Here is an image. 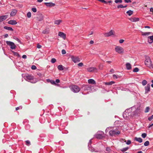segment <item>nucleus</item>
Here are the masks:
<instances>
[{
  "mask_svg": "<svg viewBox=\"0 0 153 153\" xmlns=\"http://www.w3.org/2000/svg\"><path fill=\"white\" fill-rule=\"evenodd\" d=\"M120 133V131H118L116 128L115 129L113 128L112 130L109 131V134L111 136H115V135H118Z\"/></svg>",
  "mask_w": 153,
  "mask_h": 153,
  "instance_id": "nucleus-1",
  "label": "nucleus"
},
{
  "mask_svg": "<svg viewBox=\"0 0 153 153\" xmlns=\"http://www.w3.org/2000/svg\"><path fill=\"white\" fill-rule=\"evenodd\" d=\"M145 64L146 66L150 67L152 66L151 61L150 58L149 56H146L145 62Z\"/></svg>",
  "mask_w": 153,
  "mask_h": 153,
  "instance_id": "nucleus-2",
  "label": "nucleus"
},
{
  "mask_svg": "<svg viewBox=\"0 0 153 153\" xmlns=\"http://www.w3.org/2000/svg\"><path fill=\"white\" fill-rule=\"evenodd\" d=\"M71 90L75 93L78 92L80 90V88L77 86L72 85L70 87Z\"/></svg>",
  "mask_w": 153,
  "mask_h": 153,
  "instance_id": "nucleus-3",
  "label": "nucleus"
},
{
  "mask_svg": "<svg viewBox=\"0 0 153 153\" xmlns=\"http://www.w3.org/2000/svg\"><path fill=\"white\" fill-rule=\"evenodd\" d=\"M70 57L72 60L75 63L78 62L80 61V58L78 56L71 55L70 56Z\"/></svg>",
  "mask_w": 153,
  "mask_h": 153,
  "instance_id": "nucleus-4",
  "label": "nucleus"
},
{
  "mask_svg": "<svg viewBox=\"0 0 153 153\" xmlns=\"http://www.w3.org/2000/svg\"><path fill=\"white\" fill-rule=\"evenodd\" d=\"M23 77L27 81H30L33 79V76L28 74H26L23 75Z\"/></svg>",
  "mask_w": 153,
  "mask_h": 153,
  "instance_id": "nucleus-5",
  "label": "nucleus"
},
{
  "mask_svg": "<svg viewBox=\"0 0 153 153\" xmlns=\"http://www.w3.org/2000/svg\"><path fill=\"white\" fill-rule=\"evenodd\" d=\"M115 50L117 52L119 53H121L123 52L124 49L122 47L120 46H116L115 48Z\"/></svg>",
  "mask_w": 153,
  "mask_h": 153,
  "instance_id": "nucleus-6",
  "label": "nucleus"
},
{
  "mask_svg": "<svg viewBox=\"0 0 153 153\" xmlns=\"http://www.w3.org/2000/svg\"><path fill=\"white\" fill-rule=\"evenodd\" d=\"M6 43L8 45L10 46V48L11 49H14L16 48V46L14 43L8 41H7Z\"/></svg>",
  "mask_w": 153,
  "mask_h": 153,
  "instance_id": "nucleus-7",
  "label": "nucleus"
},
{
  "mask_svg": "<svg viewBox=\"0 0 153 153\" xmlns=\"http://www.w3.org/2000/svg\"><path fill=\"white\" fill-rule=\"evenodd\" d=\"M87 71L89 72H97V69L95 67H91L87 68Z\"/></svg>",
  "mask_w": 153,
  "mask_h": 153,
  "instance_id": "nucleus-8",
  "label": "nucleus"
},
{
  "mask_svg": "<svg viewBox=\"0 0 153 153\" xmlns=\"http://www.w3.org/2000/svg\"><path fill=\"white\" fill-rule=\"evenodd\" d=\"M114 30H111L109 32L105 33L104 34V35L105 36L108 37L114 34Z\"/></svg>",
  "mask_w": 153,
  "mask_h": 153,
  "instance_id": "nucleus-9",
  "label": "nucleus"
},
{
  "mask_svg": "<svg viewBox=\"0 0 153 153\" xmlns=\"http://www.w3.org/2000/svg\"><path fill=\"white\" fill-rule=\"evenodd\" d=\"M37 20L39 21H41L43 19V16L42 14L38 15L36 17Z\"/></svg>",
  "mask_w": 153,
  "mask_h": 153,
  "instance_id": "nucleus-10",
  "label": "nucleus"
},
{
  "mask_svg": "<svg viewBox=\"0 0 153 153\" xmlns=\"http://www.w3.org/2000/svg\"><path fill=\"white\" fill-rule=\"evenodd\" d=\"M145 93L146 94L150 91V85L148 84L145 87Z\"/></svg>",
  "mask_w": 153,
  "mask_h": 153,
  "instance_id": "nucleus-11",
  "label": "nucleus"
},
{
  "mask_svg": "<svg viewBox=\"0 0 153 153\" xmlns=\"http://www.w3.org/2000/svg\"><path fill=\"white\" fill-rule=\"evenodd\" d=\"M58 35L61 37L62 38L64 39H65L66 37V34L63 32H59L58 33Z\"/></svg>",
  "mask_w": 153,
  "mask_h": 153,
  "instance_id": "nucleus-12",
  "label": "nucleus"
},
{
  "mask_svg": "<svg viewBox=\"0 0 153 153\" xmlns=\"http://www.w3.org/2000/svg\"><path fill=\"white\" fill-rule=\"evenodd\" d=\"M95 136L96 138L99 139H102L104 137L102 134L99 133L98 132L95 135Z\"/></svg>",
  "mask_w": 153,
  "mask_h": 153,
  "instance_id": "nucleus-13",
  "label": "nucleus"
},
{
  "mask_svg": "<svg viewBox=\"0 0 153 153\" xmlns=\"http://www.w3.org/2000/svg\"><path fill=\"white\" fill-rule=\"evenodd\" d=\"M8 18V15L2 16H0V22Z\"/></svg>",
  "mask_w": 153,
  "mask_h": 153,
  "instance_id": "nucleus-14",
  "label": "nucleus"
},
{
  "mask_svg": "<svg viewBox=\"0 0 153 153\" xmlns=\"http://www.w3.org/2000/svg\"><path fill=\"white\" fill-rule=\"evenodd\" d=\"M8 23L9 24L12 25H15L17 23L16 21L14 20H10L8 21Z\"/></svg>",
  "mask_w": 153,
  "mask_h": 153,
  "instance_id": "nucleus-15",
  "label": "nucleus"
},
{
  "mask_svg": "<svg viewBox=\"0 0 153 153\" xmlns=\"http://www.w3.org/2000/svg\"><path fill=\"white\" fill-rule=\"evenodd\" d=\"M17 10H13L10 13V15L11 16H15L16 14Z\"/></svg>",
  "mask_w": 153,
  "mask_h": 153,
  "instance_id": "nucleus-16",
  "label": "nucleus"
},
{
  "mask_svg": "<svg viewBox=\"0 0 153 153\" xmlns=\"http://www.w3.org/2000/svg\"><path fill=\"white\" fill-rule=\"evenodd\" d=\"M45 4L47 6H48L49 7L54 6L55 5V4L51 2L45 3Z\"/></svg>",
  "mask_w": 153,
  "mask_h": 153,
  "instance_id": "nucleus-17",
  "label": "nucleus"
},
{
  "mask_svg": "<svg viewBox=\"0 0 153 153\" xmlns=\"http://www.w3.org/2000/svg\"><path fill=\"white\" fill-rule=\"evenodd\" d=\"M129 20L132 22H136L139 21V19L138 18L134 17L130 18Z\"/></svg>",
  "mask_w": 153,
  "mask_h": 153,
  "instance_id": "nucleus-18",
  "label": "nucleus"
},
{
  "mask_svg": "<svg viewBox=\"0 0 153 153\" xmlns=\"http://www.w3.org/2000/svg\"><path fill=\"white\" fill-rule=\"evenodd\" d=\"M148 41L150 43H152L153 42V36L148 37Z\"/></svg>",
  "mask_w": 153,
  "mask_h": 153,
  "instance_id": "nucleus-19",
  "label": "nucleus"
},
{
  "mask_svg": "<svg viewBox=\"0 0 153 153\" xmlns=\"http://www.w3.org/2000/svg\"><path fill=\"white\" fill-rule=\"evenodd\" d=\"M88 82L89 84H95L96 83L95 81L92 79H89L88 80Z\"/></svg>",
  "mask_w": 153,
  "mask_h": 153,
  "instance_id": "nucleus-20",
  "label": "nucleus"
},
{
  "mask_svg": "<svg viewBox=\"0 0 153 153\" xmlns=\"http://www.w3.org/2000/svg\"><path fill=\"white\" fill-rule=\"evenodd\" d=\"M126 66L127 69L128 70H130L131 68V65L129 63H127L126 64Z\"/></svg>",
  "mask_w": 153,
  "mask_h": 153,
  "instance_id": "nucleus-21",
  "label": "nucleus"
},
{
  "mask_svg": "<svg viewBox=\"0 0 153 153\" xmlns=\"http://www.w3.org/2000/svg\"><path fill=\"white\" fill-rule=\"evenodd\" d=\"M135 139L136 141L139 142V143H141L143 141L142 139L141 138H138L135 137Z\"/></svg>",
  "mask_w": 153,
  "mask_h": 153,
  "instance_id": "nucleus-22",
  "label": "nucleus"
},
{
  "mask_svg": "<svg viewBox=\"0 0 153 153\" xmlns=\"http://www.w3.org/2000/svg\"><path fill=\"white\" fill-rule=\"evenodd\" d=\"M4 28L6 30H9L10 31H13V29H12V28L10 27H8L7 26H4Z\"/></svg>",
  "mask_w": 153,
  "mask_h": 153,
  "instance_id": "nucleus-23",
  "label": "nucleus"
},
{
  "mask_svg": "<svg viewBox=\"0 0 153 153\" xmlns=\"http://www.w3.org/2000/svg\"><path fill=\"white\" fill-rule=\"evenodd\" d=\"M57 68L60 71L63 70V67L62 65H59L58 66Z\"/></svg>",
  "mask_w": 153,
  "mask_h": 153,
  "instance_id": "nucleus-24",
  "label": "nucleus"
},
{
  "mask_svg": "<svg viewBox=\"0 0 153 153\" xmlns=\"http://www.w3.org/2000/svg\"><path fill=\"white\" fill-rule=\"evenodd\" d=\"M126 13L128 14L129 16H130L133 14V11L129 10L126 12Z\"/></svg>",
  "mask_w": 153,
  "mask_h": 153,
  "instance_id": "nucleus-25",
  "label": "nucleus"
},
{
  "mask_svg": "<svg viewBox=\"0 0 153 153\" xmlns=\"http://www.w3.org/2000/svg\"><path fill=\"white\" fill-rule=\"evenodd\" d=\"M114 83V81H111L110 82H105V84L106 85H112Z\"/></svg>",
  "mask_w": 153,
  "mask_h": 153,
  "instance_id": "nucleus-26",
  "label": "nucleus"
},
{
  "mask_svg": "<svg viewBox=\"0 0 153 153\" xmlns=\"http://www.w3.org/2000/svg\"><path fill=\"white\" fill-rule=\"evenodd\" d=\"M62 22V20H56L55 21L54 23L57 25L59 24Z\"/></svg>",
  "mask_w": 153,
  "mask_h": 153,
  "instance_id": "nucleus-27",
  "label": "nucleus"
},
{
  "mask_svg": "<svg viewBox=\"0 0 153 153\" xmlns=\"http://www.w3.org/2000/svg\"><path fill=\"white\" fill-rule=\"evenodd\" d=\"M48 80H49L50 82H51V84L53 85H56V83L54 80H51L50 79H48Z\"/></svg>",
  "mask_w": 153,
  "mask_h": 153,
  "instance_id": "nucleus-28",
  "label": "nucleus"
},
{
  "mask_svg": "<svg viewBox=\"0 0 153 153\" xmlns=\"http://www.w3.org/2000/svg\"><path fill=\"white\" fill-rule=\"evenodd\" d=\"M150 34H151L150 32H145V33L143 32V33H142V35H144V36L149 35H150Z\"/></svg>",
  "mask_w": 153,
  "mask_h": 153,
  "instance_id": "nucleus-29",
  "label": "nucleus"
},
{
  "mask_svg": "<svg viewBox=\"0 0 153 153\" xmlns=\"http://www.w3.org/2000/svg\"><path fill=\"white\" fill-rule=\"evenodd\" d=\"M128 149V147H126L123 148L121 149V151L122 152H124L126 151Z\"/></svg>",
  "mask_w": 153,
  "mask_h": 153,
  "instance_id": "nucleus-30",
  "label": "nucleus"
},
{
  "mask_svg": "<svg viewBox=\"0 0 153 153\" xmlns=\"http://www.w3.org/2000/svg\"><path fill=\"white\" fill-rule=\"evenodd\" d=\"M149 142L148 141H146L144 143V145L145 146H147L149 145Z\"/></svg>",
  "mask_w": 153,
  "mask_h": 153,
  "instance_id": "nucleus-31",
  "label": "nucleus"
},
{
  "mask_svg": "<svg viewBox=\"0 0 153 153\" xmlns=\"http://www.w3.org/2000/svg\"><path fill=\"white\" fill-rule=\"evenodd\" d=\"M139 71V69L138 68L136 67V68H134L133 69V71L134 72H138Z\"/></svg>",
  "mask_w": 153,
  "mask_h": 153,
  "instance_id": "nucleus-32",
  "label": "nucleus"
},
{
  "mask_svg": "<svg viewBox=\"0 0 153 153\" xmlns=\"http://www.w3.org/2000/svg\"><path fill=\"white\" fill-rule=\"evenodd\" d=\"M147 81L145 80H143L142 82V84L143 85H146L147 84Z\"/></svg>",
  "mask_w": 153,
  "mask_h": 153,
  "instance_id": "nucleus-33",
  "label": "nucleus"
},
{
  "mask_svg": "<svg viewBox=\"0 0 153 153\" xmlns=\"http://www.w3.org/2000/svg\"><path fill=\"white\" fill-rule=\"evenodd\" d=\"M149 109H150V108L149 107H146V108L145 109V113H147V112H148L149 111Z\"/></svg>",
  "mask_w": 153,
  "mask_h": 153,
  "instance_id": "nucleus-34",
  "label": "nucleus"
},
{
  "mask_svg": "<svg viewBox=\"0 0 153 153\" xmlns=\"http://www.w3.org/2000/svg\"><path fill=\"white\" fill-rule=\"evenodd\" d=\"M106 151L108 152H110L111 151V149L110 147H107L106 149Z\"/></svg>",
  "mask_w": 153,
  "mask_h": 153,
  "instance_id": "nucleus-35",
  "label": "nucleus"
},
{
  "mask_svg": "<svg viewBox=\"0 0 153 153\" xmlns=\"http://www.w3.org/2000/svg\"><path fill=\"white\" fill-rule=\"evenodd\" d=\"M98 0L101 2L105 3V4H107L108 3V2H106L104 0Z\"/></svg>",
  "mask_w": 153,
  "mask_h": 153,
  "instance_id": "nucleus-36",
  "label": "nucleus"
},
{
  "mask_svg": "<svg viewBox=\"0 0 153 153\" xmlns=\"http://www.w3.org/2000/svg\"><path fill=\"white\" fill-rule=\"evenodd\" d=\"M56 61V60L55 58H52L51 61V63H55Z\"/></svg>",
  "mask_w": 153,
  "mask_h": 153,
  "instance_id": "nucleus-37",
  "label": "nucleus"
},
{
  "mask_svg": "<svg viewBox=\"0 0 153 153\" xmlns=\"http://www.w3.org/2000/svg\"><path fill=\"white\" fill-rule=\"evenodd\" d=\"M146 135H147V134L145 133H143L141 135V136H142V137L143 138H145L146 137Z\"/></svg>",
  "mask_w": 153,
  "mask_h": 153,
  "instance_id": "nucleus-38",
  "label": "nucleus"
},
{
  "mask_svg": "<svg viewBox=\"0 0 153 153\" xmlns=\"http://www.w3.org/2000/svg\"><path fill=\"white\" fill-rule=\"evenodd\" d=\"M26 145L27 146H29L30 145V143L29 140H26Z\"/></svg>",
  "mask_w": 153,
  "mask_h": 153,
  "instance_id": "nucleus-39",
  "label": "nucleus"
},
{
  "mask_svg": "<svg viewBox=\"0 0 153 153\" xmlns=\"http://www.w3.org/2000/svg\"><path fill=\"white\" fill-rule=\"evenodd\" d=\"M27 16L28 18H30L31 16V13L30 12H28L27 14Z\"/></svg>",
  "mask_w": 153,
  "mask_h": 153,
  "instance_id": "nucleus-40",
  "label": "nucleus"
},
{
  "mask_svg": "<svg viewBox=\"0 0 153 153\" xmlns=\"http://www.w3.org/2000/svg\"><path fill=\"white\" fill-rule=\"evenodd\" d=\"M115 2L116 3H122V0H115Z\"/></svg>",
  "mask_w": 153,
  "mask_h": 153,
  "instance_id": "nucleus-41",
  "label": "nucleus"
},
{
  "mask_svg": "<svg viewBox=\"0 0 153 153\" xmlns=\"http://www.w3.org/2000/svg\"><path fill=\"white\" fill-rule=\"evenodd\" d=\"M13 53H14V55L15 56H17L18 57H19L20 56V55H19V54L18 53H17V52H14Z\"/></svg>",
  "mask_w": 153,
  "mask_h": 153,
  "instance_id": "nucleus-42",
  "label": "nucleus"
},
{
  "mask_svg": "<svg viewBox=\"0 0 153 153\" xmlns=\"http://www.w3.org/2000/svg\"><path fill=\"white\" fill-rule=\"evenodd\" d=\"M89 150L91 152H93L94 151V149L93 148L90 147L89 148Z\"/></svg>",
  "mask_w": 153,
  "mask_h": 153,
  "instance_id": "nucleus-43",
  "label": "nucleus"
},
{
  "mask_svg": "<svg viewBox=\"0 0 153 153\" xmlns=\"http://www.w3.org/2000/svg\"><path fill=\"white\" fill-rule=\"evenodd\" d=\"M148 120L149 121H151L152 119H153V115H152L151 116L149 117Z\"/></svg>",
  "mask_w": 153,
  "mask_h": 153,
  "instance_id": "nucleus-44",
  "label": "nucleus"
},
{
  "mask_svg": "<svg viewBox=\"0 0 153 153\" xmlns=\"http://www.w3.org/2000/svg\"><path fill=\"white\" fill-rule=\"evenodd\" d=\"M31 69L33 70H35L36 69V66L33 65L31 66Z\"/></svg>",
  "mask_w": 153,
  "mask_h": 153,
  "instance_id": "nucleus-45",
  "label": "nucleus"
},
{
  "mask_svg": "<svg viewBox=\"0 0 153 153\" xmlns=\"http://www.w3.org/2000/svg\"><path fill=\"white\" fill-rule=\"evenodd\" d=\"M78 65L79 66L82 67L83 66V64L82 62H81L78 64Z\"/></svg>",
  "mask_w": 153,
  "mask_h": 153,
  "instance_id": "nucleus-46",
  "label": "nucleus"
},
{
  "mask_svg": "<svg viewBox=\"0 0 153 153\" xmlns=\"http://www.w3.org/2000/svg\"><path fill=\"white\" fill-rule=\"evenodd\" d=\"M32 10L34 12H36L37 10L36 8H33L32 9Z\"/></svg>",
  "mask_w": 153,
  "mask_h": 153,
  "instance_id": "nucleus-47",
  "label": "nucleus"
},
{
  "mask_svg": "<svg viewBox=\"0 0 153 153\" xmlns=\"http://www.w3.org/2000/svg\"><path fill=\"white\" fill-rule=\"evenodd\" d=\"M62 53L63 54H64L66 53V51L65 50L63 49L62 51Z\"/></svg>",
  "mask_w": 153,
  "mask_h": 153,
  "instance_id": "nucleus-48",
  "label": "nucleus"
},
{
  "mask_svg": "<svg viewBox=\"0 0 153 153\" xmlns=\"http://www.w3.org/2000/svg\"><path fill=\"white\" fill-rule=\"evenodd\" d=\"M123 5H119L117 6V8H123Z\"/></svg>",
  "mask_w": 153,
  "mask_h": 153,
  "instance_id": "nucleus-49",
  "label": "nucleus"
},
{
  "mask_svg": "<svg viewBox=\"0 0 153 153\" xmlns=\"http://www.w3.org/2000/svg\"><path fill=\"white\" fill-rule=\"evenodd\" d=\"M42 33L44 34H47L48 33V31H46V30H44L42 32Z\"/></svg>",
  "mask_w": 153,
  "mask_h": 153,
  "instance_id": "nucleus-50",
  "label": "nucleus"
},
{
  "mask_svg": "<svg viewBox=\"0 0 153 153\" xmlns=\"http://www.w3.org/2000/svg\"><path fill=\"white\" fill-rule=\"evenodd\" d=\"M131 142L130 140H128L126 142V144L127 145H129L131 143Z\"/></svg>",
  "mask_w": 153,
  "mask_h": 153,
  "instance_id": "nucleus-51",
  "label": "nucleus"
},
{
  "mask_svg": "<svg viewBox=\"0 0 153 153\" xmlns=\"http://www.w3.org/2000/svg\"><path fill=\"white\" fill-rule=\"evenodd\" d=\"M42 47V46L39 45V44H37V47L38 48H40Z\"/></svg>",
  "mask_w": 153,
  "mask_h": 153,
  "instance_id": "nucleus-52",
  "label": "nucleus"
},
{
  "mask_svg": "<svg viewBox=\"0 0 153 153\" xmlns=\"http://www.w3.org/2000/svg\"><path fill=\"white\" fill-rule=\"evenodd\" d=\"M125 2L126 3L131 2V0H124Z\"/></svg>",
  "mask_w": 153,
  "mask_h": 153,
  "instance_id": "nucleus-53",
  "label": "nucleus"
},
{
  "mask_svg": "<svg viewBox=\"0 0 153 153\" xmlns=\"http://www.w3.org/2000/svg\"><path fill=\"white\" fill-rule=\"evenodd\" d=\"M113 78H114V79H117V77L115 74L113 75Z\"/></svg>",
  "mask_w": 153,
  "mask_h": 153,
  "instance_id": "nucleus-54",
  "label": "nucleus"
},
{
  "mask_svg": "<svg viewBox=\"0 0 153 153\" xmlns=\"http://www.w3.org/2000/svg\"><path fill=\"white\" fill-rule=\"evenodd\" d=\"M124 42L123 39H120L119 40V42L120 43H122Z\"/></svg>",
  "mask_w": 153,
  "mask_h": 153,
  "instance_id": "nucleus-55",
  "label": "nucleus"
},
{
  "mask_svg": "<svg viewBox=\"0 0 153 153\" xmlns=\"http://www.w3.org/2000/svg\"><path fill=\"white\" fill-rule=\"evenodd\" d=\"M55 82H56V83H59L60 82V80L59 79H57L56 80Z\"/></svg>",
  "mask_w": 153,
  "mask_h": 153,
  "instance_id": "nucleus-56",
  "label": "nucleus"
},
{
  "mask_svg": "<svg viewBox=\"0 0 153 153\" xmlns=\"http://www.w3.org/2000/svg\"><path fill=\"white\" fill-rule=\"evenodd\" d=\"M22 58L23 59H26L27 58V56L25 55H23L22 56Z\"/></svg>",
  "mask_w": 153,
  "mask_h": 153,
  "instance_id": "nucleus-57",
  "label": "nucleus"
},
{
  "mask_svg": "<svg viewBox=\"0 0 153 153\" xmlns=\"http://www.w3.org/2000/svg\"><path fill=\"white\" fill-rule=\"evenodd\" d=\"M94 43V41L93 40H91L90 42V44H93Z\"/></svg>",
  "mask_w": 153,
  "mask_h": 153,
  "instance_id": "nucleus-58",
  "label": "nucleus"
},
{
  "mask_svg": "<svg viewBox=\"0 0 153 153\" xmlns=\"http://www.w3.org/2000/svg\"><path fill=\"white\" fill-rule=\"evenodd\" d=\"M8 35L7 34H6L4 35V37L5 38H7V37H8Z\"/></svg>",
  "mask_w": 153,
  "mask_h": 153,
  "instance_id": "nucleus-59",
  "label": "nucleus"
},
{
  "mask_svg": "<svg viewBox=\"0 0 153 153\" xmlns=\"http://www.w3.org/2000/svg\"><path fill=\"white\" fill-rule=\"evenodd\" d=\"M114 71V70L113 69H112L110 70V72L113 73Z\"/></svg>",
  "mask_w": 153,
  "mask_h": 153,
  "instance_id": "nucleus-60",
  "label": "nucleus"
},
{
  "mask_svg": "<svg viewBox=\"0 0 153 153\" xmlns=\"http://www.w3.org/2000/svg\"><path fill=\"white\" fill-rule=\"evenodd\" d=\"M145 28H150V27L148 26H145L144 27Z\"/></svg>",
  "mask_w": 153,
  "mask_h": 153,
  "instance_id": "nucleus-61",
  "label": "nucleus"
},
{
  "mask_svg": "<svg viewBox=\"0 0 153 153\" xmlns=\"http://www.w3.org/2000/svg\"><path fill=\"white\" fill-rule=\"evenodd\" d=\"M43 0H37V2H42Z\"/></svg>",
  "mask_w": 153,
  "mask_h": 153,
  "instance_id": "nucleus-62",
  "label": "nucleus"
},
{
  "mask_svg": "<svg viewBox=\"0 0 153 153\" xmlns=\"http://www.w3.org/2000/svg\"><path fill=\"white\" fill-rule=\"evenodd\" d=\"M19 109V107H17L16 108V110H18Z\"/></svg>",
  "mask_w": 153,
  "mask_h": 153,
  "instance_id": "nucleus-63",
  "label": "nucleus"
},
{
  "mask_svg": "<svg viewBox=\"0 0 153 153\" xmlns=\"http://www.w3.org/2000/svg\"><path fill=\"white\" fill-rule=\"evenodd\" d=\"M153 125V123L152 124L150 125L149 126V128H150L151 127H152Z\"/></svg>",
  "mask_w": 153,
  "mask_h": 153,
  "instance_id": "nucleus-64",
  "label": "nucleus"
}]
</instances>
